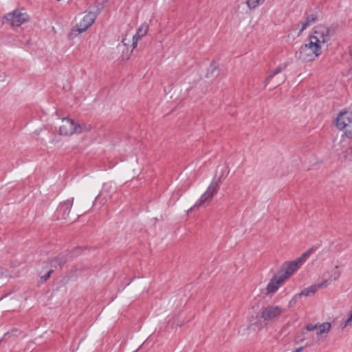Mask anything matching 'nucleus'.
I'll list each match as a JSON object with an SVG mask.
<instances>
[{"label":"nucleus","instance_id":"15","mask_svg":"<svg viewBox=\"0 0 352 352\" xmlns=\"http://www.w3.org/2000/svg\"><path fill=\"white\" fill-rule=\"evenodd\" d=\"M76 127V133H81L83 132H88L91 129V126L90 124H79L78 125L75 124Z\"/></svg>","mask_w":352,"mask_h":352},{"label":"nucleus","instance_id":"7","mask_svg":"<svg viewBox=\"0 0 352 352\" xmlns=\"http://www.w3.org/2000/svg\"><path fill=\"white\" fill-rule=\"evenodd\" d=\"M7 21L10 22L13 26H19L22 23L29 20V16L26 12H22L17 9L12 13H10L5 16Z\"/></svg>","mask_w":352,"mask_h":352},{"label":"nucleus","instance_id":"3","mask_svg":"<svg viewBox=\"0 0 352 352\" xmlns=\"http://www.w3.org/2000/svg\"><path fill=\"white\" fill-rule=\"evenodd\" d=\"M322 46L318 43L309 40V43L305 44L300 52V58L305 62L314 61L322 53Z\"/></svg>","mask_w":352,"mask_h":352},{"label":"nucleus","instance_id":"1","mask_svg":"<svg viewBox=\"0 0 352 352\" xmlns=\"http://www.w3.org/2000/svg\"><path fill=\"white\" fill-rule=\"evenodd\" d=\"M336 129L342 132V136L352 139V111H342L337 116L335 121Z\"/></svg>","mask_w":352,"mask_h":352},{"label":"nucleus","instance_id":"20","mask_svg":"<svg viewBox=\"0 0 352 352\" xmlns=\"http://www.w3.org/2000/svg\"><path fill=\"white\" fill-rule=\"evenodd\" d=\"M52 262L55 263V264L53 265L54 267H56V265L61 266L65 263V260L63 258H55L52 260Z\"/></svg>","mask_w":352,"mask_h":352},{"label":"nucleus","instance_id":"12","mask_svg":"<svg viewBox=\"0 0 352 352\" xmlns=\"http://www.w3.org/2000/svg\"><path fill=\"white\" fill-rule=\"evenodd\" d=\"M217 185L215 186H210L208 190L201 196L200 201L201 203L210 201L212 199L214 195L217 192Z\"/></svg>","mask_w":352,"mask_h":352},{"label":"nucleus","instance_id":"24","mask_svg":"<svg viewBox=\"0 0 352 352\" xmlns=\"http://www.w3.org/2000/svg\"><path fill=\"white\" fill-rule=\"evenodd\" d=\"M350 54L352 56V49L350 50Z\"/></svg>","mask_w":352,"mask_h":352},{"label":"nucleus","instance_id":"2","mask_svg":"<svg viewBox=\"0 0 352 352\" xmlns=\"http://www.w3.org/2000/svg\"><path fill=\"white\" fill-rule=\"evenodd\" d=\"M314 250L315 249L314 248H310L306 252L303 253L302 256L297 260L284 264L280 270L277 272H278L279 274L282 276L286 280L295 271L297 270L299 266L307 259V257L309 256L312 252H314Z\"/></svg>","mask_w":352,"mask_h":352},{"label":"nucleus","instance_id":"6","mask_svg":"<svg viewBox=\"0 0 352 352\" xmlns=\"http://www.w3.org/2000/svg\"><path fill=\"white\" fill-rule=\"evenodd\" d=\"M283 312L284 309L279 306L268 305L262 308L261 317L264 320H272L280 316Z\"/></svg>","mask_w":352,"mask_h":352},{"label":"nucleus","instance_id":"19","mask_svg":"<svg viewBox=\"0 0 352 352\" xmlns=\"http://www.w3.org/2000/svg\"><path fill=\"white\" fill-rule=\"evenodd\" d=\"M264 0H247V4L250 8H254Z\"/></svg>","mask_w":352,"mask_h":352},{"label":"nucleus","instance_id":"8","mask_svg":"<svg viewBox=\"0 0 352 352\" xmlns=\"http://www.w3.org/2000/svg\"><path fill=\"white\" fill-rule=\"evenodd\" d=\"M285 281V278L278 272L275 274L267 285L266 295L275 293Z\"/></svg>","mask_w":352,"mask_h":352},{"label":"nucleus","instance_id":"18","mask_svg":"<svg viewBox=\"0 0 352 352\" xmlns=\"http://www.w3.org/2000/svg\"><path fill=\"white\" fill-rule=\"evenodd\" d=\"M148 30V26L146 25H142L138 30L137 33L140 35V36H144L146 34Z\"/></svg>","mask_w":352,"mask_h":352},{"label":"nucleus","instance_id":"16","mask_svg":"<svg viewBox=\"0 0 352 352\" xmlns=\"http://www.w3.org/2000/svg\"><path fill=\"white\" fill-rule=\"evenodd\" d=\"M122 43L124 46H131L132 47V38L131 34L129 31L126 32L124 36L122 39Z\"/></svg>","mask_w":352,"mask_h":352},{"label":"nucleus","instance_id":"9","mask_svg":"<svg viewBox=\"0 0 352 352\" xmlns=\"http://www.w3.org/2000/svg\"><path fill=\"white\" fill-rule=\"evenodd\" d=\"M76 127L74 122L69 118L62 120L61 124L59 127V133L62 135H72L76 133Z\"/></svg>","mask_w":352,"mask_h":352},{"label":"nucleus","instance_id":"5","mask_svg":"<svg viewBox=\"0 0 352 352\" xmlns=\"http://www.w3.org/2000/svg\"><path fill=\"white\" fill-rule=\"evenodd\" d=\"M96 19V15L93 12L87 13L83 19L77 24V27L74 28L72 30L71 34L76 36L78 34L86 31L94 22Z\"/></svg>","mask_w":352,"mask_h":352},{"label":"nucleus","instance_id":"4","mask_svg":"<svg viewBox=\"0 0 352 352\" xmlns=\"http://www.w3.org/2000/svg\"><path fill=\"white\" fill-rule=\"evenodd\" d=\"M330 29L324 25H318L315 28L314 32L309 36V40L324 47V45L330 40Z\"/></svg>","mask_w":352,"mask_h":352},{"label":"nucleus","instance_id":"23","mask_svg":"<svg viewBox=\"0 0 352 352\" xmlns=\"http://www.w3.org/2000/svg\"><path fill=\"white\" fill-rule=\"evenodd\" d=\"M52 270H50L48 274H47V278L50 277V274L52 273Z\"/></svg>","mask_w":352,"mask_h":352},{"label":"nucleus","instance_id":"11","mask_svg":"<svg viewBox=\"0 0 352 352\" xmlns=\"http://www.w3.org/2000/svg\"><path fill=\"white\" fill-rule=\"evenodd\" d=\"M328 282L327 280H324L320 283L313 285L308 288L303 289L300 294L299 296H309L310 294H315L317 290L320 288L326 287L327 286Z\"/></svg>","mask_w":352,"mask_h":352},{"label":"nucleus","instance_id":"14","mask_svg":"<svg viewBox=\"0 0 352 352\" xmlns=\"http://www.w3.org/2000/svg\"><path fill=\"white\" fill-rule=\"evenodd\" d=\"M331 324L329 322H324L322 324H318L317 334L320 335L324 333H327L330 331Z\"/></svg>","mask_w":352,"mask_h":352},{"label":"nucleus","instance_id":"22","mask_svg":"<svg viewBox=\"0 0 352 352\" xmlns=\"http://www.w3.org/2000/svg\"><path fill=\"white\" fill-rule=\"evenodd\" d=\"M351 323H352V310H351V314L349 316V318H348V320L346 322L345 326H346L349 324H351Z\"/></svg>","mask_w":352,"mask_h":352},{"label":"nucleus","instance_id":"17","mask_svg":"<svg viewBox=\"0 0 352 352\" xmlns=\"http://www.w3.org/2000/svg\"><path fill=\"white\" fill-rule=\"evenodd\" d=\"M143 36H140L138 33L136 32L135 35H133L131 34V38H132V49L131 51H133L138 45V42L140 39H141Z\"/></svg>","mask_w":352,"mask_h":352},{"label":"nucleus","instance_id":"21","mask_svg":"<svg viewBox=\"0 0 352 352\" xmlns=\"http://www.w3.org/2000/svg\"><path fill=\"white\" fill-rule=\"evenodd\" d=\"M306 328H307V331H314L318 328V324H309L307 325Z\"/></svg>","mask_w":352,"mask_h":352},{"label":"nucleus","instance_id":"10","mask_svg":"<svg viewBox=\"0 0 352 352\" xmlns=\"http://www.w3.org/2000/svg\"><path fill=\"white\" fill-rule=\"evenodd\" d=\"M286 66H278L275 68L265 78L264 81L265 85L267 87L270 85L272 88L276 87L281 85L284 82V78H282L276 82H273V79L277 74H280L284 69H285Z\"/></svg>","mask_w":352,"mask_h":352},{"label":"nucleus","instance_id":"13","mask_svg":"<svg viewBox=\"0 0 352 352\" xmlns=\"http://www.w3.org/2000/svg\"><path fill=\"white\" fill-rule=\"evenodd\" d=\"M316 21V16L314 14H311L308 16L306 19V21L302 23V27L299 30L298 34H300L311 23H314Z\"/></svg>","mask_w":352,"mask_h":352}]
</instances>
